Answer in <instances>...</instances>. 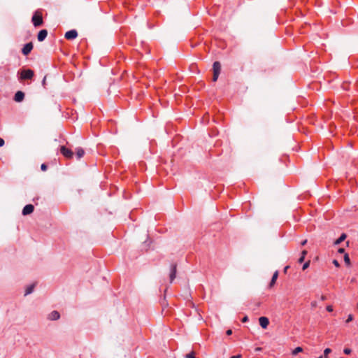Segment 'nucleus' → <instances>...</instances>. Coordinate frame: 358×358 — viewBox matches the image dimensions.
I'll use <instances>...</instances> for the list:
<instances>
[{
	"label": "nucleus",
	"instance_id": "22",
	"mask_svg": "<svg viewBox=\"0 0 358 358\" xmlns=\"http://www.w3.org/2000/svg\"><path fill=\"white\" fill-rule=\"evenodd\" d=\"M309 266H310V261H308V262H306L303 265L302 269L304 271V270H306V268H308Z\"/></svg>",
	"mask_w": 358,
	"mask_h": 358
},
{
	"label": "nucleus",
	"instance_id": "4",
	"mask_svg": "<svg viewBox=\"0 0 358 358\" xmlns=\"http://www.w3.org/2000/svg\"><path fill=\"white\" fill-rule=\"evenodd\" d=\"M34 75V71L31 69L23 70L21 72L20 78L24 79V80L31 79L33 78Z\"/></svg>",
	"mask_w": 358,
	"mask_h": 358
},
{
	"label": "nucleus",
	"instance_id": "13",
	"mask_svg": "<svg viewBox=\"0 0 358 358\" xmlns=\"http://www.w3.org/2000/svg\"><path fill=\"white\" fill-rule=\"evenodd\" d=\"M278 271H276L273 273V276H272L271 280V282H270V283H269V287H272L275 285V282H276V280H277V278H278Z\"/></svg>",
	"mask_w": 358,
	"mask_h": 358
},
{
	"label": "nucleus",
	"instance_id": "26",
	"mask_svg": "<svg viewBox=\"0 0 358 358\" xmlns=\"http://www.w3.org/2000/svg\"><path fill=\"white\" fill-rule=\"evenodd\" d=\"M333 264H334L336 267H339V266H340V264H339V262H338L336 259H334V260H333Z\"/></svg>",
	"mask_w": 358,
	"mask_h": 358
},
{
	"label": "nucleus",
	"instance_id": "27",
	"mask_svg": "<svg viewBox=\"0 0 358 358\" xmlns=\"http://www.w3.org/2000/svg\"><path fill=\"white\" fill-rule=\"evenodd\" d=\"M327 310L329 311V312H332L333 311V307L331 306H328L327 307Z\"/></svg>",
	"mask_w": 358,
	"mask_h": 358
},
{
	"label": "nucleus",
	"instance_id": "25",
	"mask_svg": "<svg viewBox=\"0 0 358 358\" xmlns=\"http://www.w3.org/2000/svg\"><path fill=\"white\" fill-rule=\"evenodd\" d=\"M344 353L346 355H350L351 353V350L350 348H345Z\"/></svg>",
	"mask_w": 358,
	"mask_h": 358
},
{
	"label": "nucleus",
	"instance_id": "9",
	"mask_svg": "<svg viewBox=\"0 0 358 358\" xmlns=\"http://www.w3.org/2000/svg\"><path fill=\"white\" fill-rule=\"evenodd\" d=\"M259 322L260 326L263 329H266L269 324V320L266 317H261L259 318Z\"/></svg>",
	"mask_w": 358,
	"mask_h": 358
},
{
	"label": "nucleus",
	"instance_id": "35",
	"mask_svg": "<svg viewBox=\"0 0 358 358\" xmlns=\"http://www.w3.org/2000/svg\"><path fill=\"white\" fill-rule=\"evenodd\" d=\"M326 299H327V298H326L325 296L323 295V296H321V300L324 301Z\"/></svg>",
	"mask_w": 358,
	"mask_h": 358
},
{
	"label": "nucleus",
	"instance_id": "24",
	"mask_svg": "<svg viewBox=\"0 0 358 358\" xmlns=\"http://www.w3.org/2000/svg\"><path fill=\"white\" fill-rule=\"evenodd\" d=\"M352 320H353V316H352V315L350 314V315H348V319L346 320V322H350Z\"/></svg>",
	"mask_w": 358,
	"mask_h": 358
},
{
	"label": "nucleus",
	"instance_id": "6",
	"mask_svg": "<svg viewBox=\"0 0 358 358\" xmlns=\"http://www.w3.org/2000/svg\"><path fill=\"white\" fill-rule=\"evenodd\" d=\"M78 36V32L75 29H72L66 32L64 37L67 40L75 39Z\"/></svg>",
	"mask_w": 358,
	"mask_h": 358
},
{
	"label": "nucleus",
	"instance_id": "23",
	"mask_svg": "<svg viewBox=\"0 0 358 358\" xmlns=\"http://www.w3.org/2000/svg\"><path fill=\"white\" fill-rule=\"evenodd\" d=\"M41 169L43 171H45L48 169L47 165L45 164H42L41 166Z\"/></svg>",
	"mask_w": 358,
	"mask_h": 358
},
{
	"label": "nucleus",
	"instance_id": "20",
	"mask_svg": "<svg viewBox=\"0 0 358 358\" xmlns=\"http://www.w3.org/2000/svg\"><path fill=\"white\" fill-rule=\"evenodd\" d=\"M344 262L347 265H348V266L350 265V259L348 254H347V253H345L344 255Z\"/></svg>",
	"mask_w": 358,
	"mask_h": 358
},
{
	"label": "nucleus",
	"instance_id": "30",
	"mask_svg": "<svg viewBox=\"0 0 358 358\" xmlns=\"http://www.w3.org/2000/svg\"><path fill=\"white\" fill-rule=\"evenodd\" d=\"M338 252L341 254L342 253H344L345 252V249L344 248H339Z\"/></svg>",
	"mask_w": 358,
	"mask_h": 358
},
{
	"label": "nucleus",
	"instance_id": "7",
	"mask_svg": "<svg viewBox=\"0 0 358 358\" xmlns=\"http://www.w3.org/2000/svg\"><path fill=\"white\" fill-rule=\"evenodd\" d=\"M33 49V43L31 42L25 44L22 50L24 55H28Z\"/></svg>",
	"mask_w": 358,
	"mask_h": 358
},
{
	"label": "nucleus",
	"instance_id": "3",
	"mask_svg": "<svg viewBox=\"0 0 358 358\" xmlns=\"http://www.w3.org/2000/svg\"><path fill=\"white\" fill-rule=\"evenodd\" d=\"M60 152L67 159H71L73 157L72 150L65 146H61Z\"/></svg>",
	"mask_w": 358,
	"mask_h": 358
},
{
	"label": "nucleus",
	"instance_id": "2",
	"mask_svg": "<svg viewBox=\"0 0 358 358\" xmlns=\"http://www.w3.org/2000/svg\"><path fill=\"white\" fill-rule=\"evenodd\" d=\"M32 22L35 27H39L43 24V17L41 13L38 11L35 12L32 17Z\"/></svg>",
	"mask_w": 358,
	"mask_h": 358
},
{
	"label": "nucleus",
	"instance_id": "36",
	"mask_svg": "<svg viewBox=\"0 0 358 358\" xmlns=\"http://www.w3.org/2000/svg\"><path fill=\"white\" fill-rule=\"evenodd\" d=\"M288 268H289L288 266H285L284 268V272L286 273Z\"/></svg>",
	"mask_w": 358,
	"mask_h": 358
},
{
	"label": "nucleus",
	"instance_id": "37",
	"mask_svg": "<svg viewBox=\"0 0 358 358\" xmlns=\"http://www.w3.org/2000/svg\"><path fill=\"white\" fill-rule=\"evenodd\" d=\"M262 350V348H257L256 349V350H257V351H259V350Z\"/></svg>",
	"mask_w": 358,
	"mask_h": 358
},
{
	"label": "nucleus",
	"instance_id": "31",
	"mask_svg": "<svg viewBox=\"0 0 358 358\" xmlns=\"http://www.w3.org/2000/svg\"><path fill=\"white\" fill-rule=\"evenodd\" d=\"M248 320V317L247 316H245L243 319H242V322H245Z\"/></svg>",
	"mask_w": 358,
	"mask_h": 358
},
{
	"label": "nucleus",
	"instance_id": "18",
	"mask_svg": "<svg viewBox=\"0 0 358 358\" xmlns=\"http://www.w3.org/2000/svg\"><path fill=\"white\" fill-rule=\"evenodd\" d=\"M306 255H307V251H306V250H303V251L301 252V257H300V258L299 259L298 262H299V263H302V262L304 261V259H305V257H306Z\"/></svg>",
	"mask_w": 358,
	"mask_h": 358
},
{
	"label": "nucleus",
	"instance_id": "28",
	"mask_svg": "<svg viewBox=\"0 0 358 358\" xmlns=\"http://www.w3.org/2000/svg\"><path fill=\"white\" fill-rule=\"evenodd\" d=\"M5 142L4 140L1 138H0V147L3 146L4 145Z\"/></svg>",
	"mask_w": 358,
	"mask_h": 358
},
{
	"label": "nucleus",
	"instance_id": "29",
	"mask_svg": "<svg viewBox=\"0 0 358 358\" xmlns=\"http://www.w3.org/2000/svg\"><path fill=\"white\" fill-rule=\"evenodd\" d=\"M226 334L228 336H230L232 334V330L231 329H228L227 331H226Z\"/></svg>",
	"mask_w": 358,
	"mask_h": 358
},
{
	"label": "nucleus",
	"instance_id": "33",
	"mask_svg": "<svg viewBox=\"0 0 358 358\" xmlns=\"http://www.w3.org/2000/svg\"><path fill=\"white\" fill-rule=\"evenodd\" d=\"M306 243H307V240L306 239V240L303 241L301 243V245H305L306 244Z\"/></svg>",
	"mask_w": 358,
	"mask_h": 358
},
{
	"label": "nucleus",
	"instance_id": "34",
	"mask_svg": "<svg viewBox=\"0 0 358 358\" xmlns=\"http://www.w3.org/2000/svg\"><path fill=\"white\" fill-rule=\"evenodd\" d=\"M45 80H46V76H45V77L43 78V85L44 87H45Z\"/></svg>",
	"mask_w": 358,
	"mask_h": 358
},
{
	"label": "nucleus",
	"instance_id": "21",
	"mask_svg": "<svg viewBox=\"0 0 358 358\" xmlns=\"http://www.w3.org/2000/svg\"><path fill=\"white\" fill-rule=\"evenodd\" d=\"M185 358H196L195 357V352H193V351L191 352L190 353L186 355Z\"/></svg>",
	"mask_w": 358,
	"mask_h": 358
},
{
	"label": "nucleus",
	"instance_id": "5",
	"mask_svg": "<svg viewBox=\"0 0 358 358\" xmlns=\"http://www.w3.org/2000/svg\"><path fill=\"white\" fill-rule=\"evenodd\" d=\"M177 272V264H173L171 266V272L169 274L170 282L172 283L173 280L176 278Z\"/></svg>",
	"mask_w": 358,
	"mask_h": 358
},
{
	"label": "nucleus",
	"instance_id": "38",
	"mask_svg": "<svg viewBox=\"0 0 358 358\" xmlns=\"http://www.w3.org/2000/svg\"><path fill=\"white\" fill-rule=\"evenodd\" d=\"M341 358H343V357H341Z\"/></svg>",
	"mask_w": 358,
	"mask_h": 358
},
{
	"label": "nucleus",
	"instance_id": "16",
	"mask_svg": "<svg viewBox=\"0 0 358 358\" xmlns=\"http://www.w3.org/2000/svg\"><path fill=\"white\" fill-rule=\"evenodd\" d=\"M85 155V151L83 150V149L82 148H78L77 150H76V157L78 158V159H80V158H82Z\"/></svg>",
	"mask_w": 358,
	"mask_h": 358
},
{
	"label": "nucleus",
	"instance_id": "19",
	"mask_svg": "<svg viewBox=\"0 0 358 358\" xmlns=\"http://www.w3.org/2000/svg\"><path fill=\"white\" fill-rule=\"evenodd\" d=\"M303 352V348L301 347H297L294 350H292V355H296L298 353Z\"/></svg>",
	"mask_w": 358,
	"mask_h": 358
},
{
	"label": "nucleus",
	"instance_id": "32",
	"mask_svg": "<svg viewBox=\"0 0 358 358\" xmlns=\"http://www.w3.org/2000/svg\"><path fill=\"white\" fill-rule=\"evenodd\" d=\"M241 355H238L232 356L230 358H241Z\"/></svg>",
	"mask_w": 358,
	"mask_h": 358
},
{
	"label": "nucleus",
	"instance_id": "17",
	"mask_svg": "<svg viewBox=\"0 0 358 358\" xmlns=\"http://www.w3.org/2000/svg\"><path fill=\"white\" fill-rule=\"evenodd\" d=\"M331 352V350L330 348H326L324 350V355L322 356L319 357L318 358H328V355Z\"/></svg>",
	"mask_w": 358,
	"mask_h": 358
},
{
	"label": "nucleus",
	"instance_id": "14",
	"mask_svg": "<svg viewBox=\"0 0 358 358\" xmlns=\"http://www.w3.org/2000/svg\"><path fill=\"white\" fill-rule=\"evenodd\" d=\"M347 235L345 234H342L341 236L336 239L334 242V245H339L341 242L345 240Z\"/></svg>",
	"mask_w": 358,
	"mask_h": 358
},
{
	"label": "nucleus",
	"instance_id": "10",
	"mask_svg": "<svg viewBox=\"0 0 358 358\" xmlns=\"http://www.w3.org/2000/svg\"><path fill=\"white\" fill-rule=\"evenodd\" d=\"M24 99V93L22 91H17L15 96H14V100L16 102H21Z\"/></svg>",
	"mask_w": 358,
	"mask_h": 358
},
{
	"label": "nucleus",
	"instance_id": "15",
	"mask_svg": "<svg viewBox=\"0 0 358 358\" xmlns=\"http://www.w3.org/2000/svg\"><path fill=\"white\" fill-rule=\"evenodd\" d=\"M35 283L28 286L27 288H26V290H25V293H24V295L27 296L28 294H30L31 293L33 292L34 291V289L35 287Z\"/></svg>",
	"mask_w": 358,
	"mask_h": 358
},
{
	"label": "nucleus",
	"instance_id": "1",
	"mask_svg": "<svg viewBox=\"0 0 358 358\" xmlns=\"http://www.w3.org/2000/svg\"><path fill=\"white\" fill-rule=\"evenodd\" d=\"M213 81L215 82V81H217V80L219 77V75L220 73V71H221L220 63L219 62H215L213 63Z\"/></svg>",
	"mask_w": 358,
	"mask_h": 358
},
{
	"label": "nucleus",
	"instance_id": "8",
	"mask_svg": "<svg viewBox=\"0 0 358 358\" xmlns=\"http://www.w3.org/2000/svg\"><path fill=\"white\" fill-rule=\"evenodd\" d=\"M34 207L32 204L26 205L22 209V215H28L34 212Z\"/></svg>",
	"mask_w": 358,
	"mask_h": 358
},
{
	"label": "nucleus",
	"instance_id": "11",
	"mask_svg": "<svg viewBox=\"0 0 358 358\" xmlns=\"http://www.w3.org/2000/svg\"><path fill=\"white\" fill-rule=\"evenodd\" d=\"M47 35H48V31L46 29L41 30L38 32V36H37V38H38V41H40V42L43 41L47 37Z\"/></svg>",
	"mask_w": 358,
	"mask_h": 358
},
{
	"label": "nucleus",
	"instance_id": "12",
	"mask_svg": "<svg viewBox=\"0 0 358 358\" xmlns=\"http://www.w3.org/2000/svg\"><path fill=\"white\" fill-rule=\"evenodd\" d=\"M60 317V315L59 313V312L56 311V310H53L52 311L49 315H48V318L50 320H57L58 319H59Z\"/></svg>",
	"mask_w": 358,
	"mask_h": 358
}]
</instances>
